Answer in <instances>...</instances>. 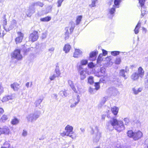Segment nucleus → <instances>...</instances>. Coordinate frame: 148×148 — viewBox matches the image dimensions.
<instances>
[{
    "mask_svg": "<svg viewBox=\"0 0 148 148\" xmlns=\"http://www.w3.org/2000/svg\"><path fill=\"white\" fill-rule=\"evenodd\" d=\"M10 133V131L9 127L6 126H5L2 128L1 130H0V135L1 134L8 135Z\"/></svg>",
    "mask_w": 148,
    "mask_h": 148,
    "instance_id": "1a4fd4ad",
    "label": "nucleus"
},
{
    "mask_svg": "<svg viewBox=\"0 0 148 148\" xmlns=\"http://www.w3.org/2000/svg\"><path fill=\"white\" fill-rule=\"evenodd\" d=\"M46 37V34L45 33H43L42 38V39H44Z\"/></svg>",
    "mask_w": 148,
    "mask_h": 148,
    "instance_id": "0e129e2a",
    "label": "nucleus"
},
{
    "mask_svg": "<svg viewBox=\"0 0 148 148\" xmlns=\"http://www.w3.org/2000/svg\"><path fill=\"white\" fill-rule=\"evenodd\" d=\"M80 101V97L79 95L77 96L76 97H74L70 100L71 105L70 107L71 108H74L78 103Z\"/></svg>",
    "mask_w": 148,
    "mask_h": 148,
    "instance_id": "0eeeda50",
    "label": "nucleus"
},
{
    "mask_svg": "<svg viewBox=\"0 0 148 148\" xmlns=\"http://www.w3.org/2000/svg\"><path fill=\"white\" fill-rule=\"evenodd\" d=\"M0 95L3 92V87L0 85Z\"/></svg>",
    "mask_w": 148,
    "mask_h": 148,
    "instance_id": "680f3d73",
    "label": "nucleus"
},
{
    "mask_svg": "<svg viewBox=\"0 0 148 148\" xmlns=\"http://www.w3.org/2000/svg\"><path fill=\"white\" fill-rule=\"evenodd\" d=\"M19 122V120L18 119L14 118L11 121V123L13 125L17 124Z\"/></svg>",
    "mask_w": 148,
    "mask_h": 148,
    "instance_id": "72a5a7b5",
    "label": "nucleus"
},
{
    "mask_svg": "<svg viewBox=\"0 0 148 148\" xmlns=\"http://www.w3.org/2000/svg\"><path fill=\"white\" fill-rule=\"evenodd\" d=\"M75 85L77 88L78 90L79 91V92H80L81 91L82 88L81 85L77 83L75 84Z\"/></svg>",
    "mask_w": 148,
    "mask_h": 148,
    "instance_id": "79ce46f5",
    "label": "nucleus"
},
{
    "mask_svg": "<svg viewBox=\"0 0 148 148\" xmlns=\"http://www.w3.org/2000/svg\"><path fill=\"white\" fill-rule=\"evenodd\" d=\"M88 82L90 84H92L94 83L93 77L91 76H90L88 78Z\"/></svg>",
    "mask_w": 148,
    "mask_h": 148,
    "instance_id": "e433bc0d",
    "label": "nucleus"
},
{
    "mask_svg": "<svg viewBox=\"0 0 148 148\" xmlns=\"http://www.w3.org/2000/svg\"><path fill=\"white\" fill-rule=\"evenodd\" d=\"M82 53V52L79 49H75L73 56L75 58H77Z\"/></svg>",
    "mask_w": 148,
    "mask_h": 148,
    "instance_id": "4468645a",
    "label": "nucleus"
},
{
    "mask_svg": "<svg viewBox=\"0 0 148 148\" xmlns=\"http://www.w3.org/2000/svg\"><path fill=\"white\" fill-rule=\"evenodd\" d=\"M143 90V88L140 87L136 89L135 87L133 88L132 90L133 91V93L135 95H138L139 92H141Z\"/></svg>",
    "mask_w": 148,
    "mask_h": 148,
    "instance_id": "f8f14e48",
    "label": "nucleus"
},
{
    "mask_svg": "<svg viewBox=\"0 0 148 148\" xmlns=\"http://www.w3.org/2000/svg\"><path fill=\"white\" fill-rule=\"evenodd\" d=\"M3 28L6 30L7 29V28L6 27V26L7 24V21L5 18H4V19L3 21Z\"/></svg>",
    "mask_w": 148,
    "mask_h": 148,
    "instance_id": "58836bf2",
    "label": "nucleus"
},
{
    "mask_svg": "<svg viewBox=\"0 0 148 148\" xmlns=\"http://www.w3.org/2000/svg\"><path fill=\"white\" fill-rule=\"evenodd\" d=\"M44 5V4L43 3L41 2L40 1H37L33 3L31 5L32 7H34V6H39L41 7H42Z\"/></svg>",
    "mask_w": 148,
    "mask_h": 148,
    "instance_id": "6ab92c4d",
    "label": "nucleus"
},
{
    "mask_svg": "<svg viewBox=\"0 0 148 148\" xmlns=\"http://www.w3.org/2000/svg\"><path fill=\"white\" fill-rule=\"evenodd\" d=\"M139 75L138 74L137 72H135L133 73L131 76V78L133 80H136L138 79Z\"/></svg>",
    "mask_w": 148,
    "mask_h": 148,
    "instance_id": "412c9836",
    "label": "nucleus"
},
{
    "mask_svg": "<svg viewBox=\"0 0 148 148\" xmlns=\"http://www.w3.org/2000/svg\"><path fill=\"white\" fill-rule=\"evenodd\" d=\"M4 112L3 109L2 108H0V115L2 114Z\"/></svg>",
    "mask_w": 148,
    "mask_h": 148,
    "instance_id": "052dcab7",
    "label": "nucleus"
},
{
    "mask_svg": "<svg viewBox=\"0 0 148 148\" xmlns=\"http://www.w3.org/2000/svg\"><path fill=\"white\" fill-rule=\"evenodd\" d=\"M121 147L120 144H118L115 147V148H121Z\"/></svg>",
    "mask_w": 148,
    "mask_h": 148,
    "instance_id": "774afa93",
    "label": "nucleus"
},
{
    "mask_svg": "<svg viewBox=\"0 0 148 148\" xmlns=\"http://www.w3.org/2000/svg\"><path fill=\"white\" fill-rule=\"evenodd\" d=\"M69 28L68 27H66L65 28V30L66 32L65 33V39H66L67 38H68L69 37Z\"/></svg>",
    "mask_w": 148,
    "mask_h": 148,
    "instance_id": "c9c22d12",
    "label": "nucleus"
},
{
    "mask_svg": "<svg viewBox=\"0 0 148 148\" xmlns=\"http://www.w3.org/2000/svg\"><path fill=\"white\" fill-rule=\"evenodd\" d=\"M59 76H57L55 74L51 75L49 77V79L51 80H53L56 77H58Z\"/></svg>",
    "mask_w": 148,
    "mask_h": 148,
    "instance_id": "3c124183",
    "label": "nucleus"
},
{
    "mask_svg": "<svg viewBox=\"0 0 148 148\" xmlns=\"http://www.w3.org/2000/svg\"><path fill=\"white\" fill-rule=\"evenodd\" d=\"M106 69L104 68H101V69L100 72L102 74H104L105 72Z\"/></svg>",
    "mask_w": 148,
    "mask_h": 148,
    "instance_id": "4d7b16f0",
    "label": "nucleus"
},
{
    "mask_svg": "<svg viewBox=\"0 0 148 148\" xmlns=\"http://www.w3.org/2000/svg\"><path fill=\"white\" fill-rule=\"evenodd\" d=\"M43 99H37L35 102L34 104L36 107H38L42 101Z\"/></svg>",
    "mask_w": 148,
    "mask_h": 148,
    "instance_id": "c756f323",
    "label": "nucleus"
},
{
    "mask_svg": "<svg viewBox=\"0 0 148 148\" xmlns=\"http://www.w3.org/2000/svg\"><path fill=\"white\" fill-rule=\"evenodd\" d=\"M88 67L90 69H92L95 67V64L92 62H90L88 64Z\"/></svg>",
    "mask_w": 148,
    "mask_h": 148,
    "instance_id": "a18cd8bd",
    "label": "nucleus"
},
{
    "mask_svg": "<svg viewBox=\"0 0 148 148\" xmlns=\"http://www.w3.org/2000/svg\"><path fill=\"white\" fill-rule=\"evenodd\" d=\"M55 49V48L53 47H51L48 49V51L50 53H53Z\"/></svg>",
    "mask_w": 148,
    "mask_h": 148,
    "instance_id": "864d4df0",
    "label": "nucleus"
},
{
    "mask_svg": "<svg viewBox=\"0 0 148 148\" xmlns=\"http://www.w3.org/2000/svg\"><path fill=\"white\" fill-rule=\"evenodd\" d=\"M145 144L147 145V148H148V139H147L146 140L145 142Z\"/></svg>",
    "mask_w": 148,
    "mask_h": 148,
    "instance_id": "69168bd1",
    "label": "nucleus"
},
{
    "mask_svg": "<svg viewBox=\"0 0 148 148\" xmlns=\"http://www.w3.org/2000/svg\"><path fill=\"white\" fill-rule=\"evenodd\" d=\"M11 57L12 58L16 59L18 60H21L22 56L21 54V50L18 49H16L11 54Z\"/></svg>",
    "mask_w": 148,
    "mask_h": 148,
    "instance_id": "423d86ee",
    "label": "nucleus"
},
{
    "mask_svg": "<svg viewBox=\"0 0 148 148\" xmlns=\"http://www.w3.org/2000/svg\"><path fill=\"white\" fill-rule=\"evenodd\" d=\"M108 16L110 15L111 17L112 18L114 15L115 12V6L113 5L112 7H109L108 10Z\"/></svg>",
    "mask_w": 148,
    "mask_h": 148,
    "instance_id": "9b49d317",
    "label": "nucleus"
},
{
    "mask_svg": "<svg viewBox=\"0 0 148 148\" xmlns=\"http://www.w3.org/2000/svg\"><path fill=\"white\" fill-rule=\"evenodd\" d=\"M45 138V137L43 136H42L41 137L39 138V140H42Z\"/></svg>",
    "mask_w": 148,
    "mask_h": 148,
    "instance_id": "338daca9",
    "label": "nucleus"
},
{
    "mask_svg": "<svg viewBox=\"0 0 148 148\" xmlns=\"http://www.w3.org/2000/svg\"><path fill=\"white\" fill-rule=\"evenodd\" d=\"M16 25V21L14 20H13L11 22L9 27L8 28H7V29L6 30V31H9L12 29Z\"/></svg>",
    "mask_w": 148,
    "mask_h": 148,
    "instance_id": "dca6fc26",
    "label": "nucleus"
},
{
    "mask_svg": "<svg viewBox=\"0 0 148 148\" xmlns=\"http://www.w3.org/2000/svg\"><path fill=\"white\" fill-rule=\"evenodd\" d=\"M137 73L140 77L142 78L143 77L144 74V71L141 67H140L138 68V72Z\"/></svg>",
    "mask_w": 148,
    "mask_h": 148,
    "instance_id": "f3484780",
    "label": "nucleus"
},
{
    "mask_svg": "<svg viewBox=\"0 0 148 148\" xmlns=\"http://www.w3.org/2000/svg\"><path fill=\"white\" fill-rule=\"evenodd\" d=\"M107 125L108 128H109L110 127L112 126L115 130L119 132L125 129L123 122L121 121H118L114 118H112L108 122Z\"/></svg>",
    "mask_w": 148,
    "mask_h": 148,
    "instance_id": "f257e3e1",
    "label": "nucleus"
},
{
    "mask_svg": "<svg viewBox=\"0 0 148 148\" xmlns=\"http://www.w3.org/2000/svg\"><path fill=\"white\" fill-rule=\"evenodd\" d=\"M71 48V46L70 45L67 44L64 46L63 48V50L65 51V53H67L69 52Z\"/></svg>",
    "mask_w": 148,
    "mask_h": 148,
    "instance_id": "5701e85b",
    "label": "nucleus"
},
{
    "mask_svg": "<svg viewBox=\"0 0 148 148\" xmlns=\"http://www.w3.org/2000/svg\"><path fill=\"white\" fill-rule=\"evenodd\" d=\"M8 118L7 115L4 114L1 118V121L3 122H4L8 119Z\"/></svg>",
    "mask_w": 148,
    "mask_h": 148,
    "instance_id": "f704fd0d",
    "label": "nucleus"
},
{
    "mask_svg": "<svg viewBox=\"0 0 148 148\" xmlns=\"http://www.w3.org/2000/svg\"><path fill=\"white\" fill-rule=\"evenodd\" d=\"M90 128L91 131L90 132L91 134H94L93 137V141L95 142L99 141L101 137V133L99 131L98 127L97 126H91Z\"/></svg>",
    "mask_w": 148,
    "mask_h": 148,
    "instance_id": "f03ea898",
    "label": "nucleus"
},
{
    "mask_svg": "<svg viewBox=\"0 0 148 148\" xmlns=\"http://www.w3.org/2000/svg\"><path fill=\"white\" fill-rule=\"evenodd\" d=\"M141 23L138 22L137 25H136L134 31L135 33L136 34H137L139 32V29L140 27Z\"/></svg>",
    "mask_w": 148,
    "mask_h": 148,
    "instance_id": "b1692460",
    "label": "nucleus"
},
{
    "mask_svg": "<svg viewBox=\"0 0 148 148\" xmlns=\"http://www.w3.org/2000/svg\"><path fill=\"white\" fill-rule=\"evenodd\" d=\"M71 25V27L69 29L70 30V32L71 33L73 30V29L75 27V24L73 22L70 23Z\"/></svg>",
    "mask_w": 148,
    "mask_h": 148,
    "instance_id": "a19ab883",
    "label": "nucleus"
},
{
    "mask_svg": "<svg viewBox=\"0 0 148 148\" xmlns=\"http://www.w3.org/2000/svg\"><path fill=\"white\" fill-rule=\"evenodd\" d=\"M103 53L104 56L106 55L107 54V52L104 50H103L102 51Z\"/></svg>",
    "mask_w": 148,
    "mask_h": 148,
    "instance_id": "e2e57ef3",
    "label": "nucleus"
},
{
    "mask_svg": "<svg viewBox=\"0 0 148 148\" xmlns=\"http://www.w3.org/2000/svg\"><path fill=\"white\" fill-rule=\"evenodd\" d=\"M19 86V84L17 83H14L11 84L10 86L14 91H17L18 89V86Z\"/></svg>",
    "mask_w": 148,
    "mask_h": 148,
    "instance_id": "a211bd4d",
    "label": "nucleus"
},
{
    "mask_svg": "<svg viewBox=\"0 0 148 148\" xmlns=\"http://www.w3.org/2000/svg\"><path fill=\"white\" fill-rule=\"evenodd\" d=\"M127 134L128 136L132 138L134 140L140 139L143 136V133L139 130L134 132L132 130H129L127 132Z\"/></svg>",
    "mask_w": 148,
    "mask_h": 148,
    "instance_id": "7ed1b4c3",
    "label": "nucleus"
},
{
    "mask_svg": "<svg viewBox=\"0 0 148 148\" xmlns=\"http://www.w3.org/2000/svg\"><path fill=\"white\" fill-rule=\"evenodd\" d=\"M59 94L63 97H65L67 96L66 90L65 89L63 90L60 91L59 92Z\"/></svg>",
    "mask_w": 148,
    "mask_h": 148,
    "instance_id": "393cba45",
    "label": "nucleus"
},
{
    "mask_svg": "<svg viewBox=\"0 0 148 148\" xmlns=\"http://www.w3.org/2000/svg\"><path fill=\"white\" fill-rule=\"evenodd\" d=\"M38 38V32L34 31L30 34L29 37V40L33 42L36 40Z\"/></svg>",
    "mask_w": 148,
    "mask_h": 148,
    "instance_id": "6e6552de",
    "label": "nucleus"
},
{
    "mask_svg": "<svg viewBox=\"0 0 148 148\" xmlns=\"http://www.w3.org/2000/svg\"><path fill=\"white\" fill-rule=\"evenodd\" d=\"M88 63V60L86 59H83L80 61V64L82 65H85Z\"/></svg>",
    "mask_w": 148,
    "mask_h": 148,
    "instance_id": "4c0bfd02",
    "label": "nucleus"
},
{
    "mask_svg": "<svg viewBox=\"0 0 148 148\" xmlns=\"http://www.w3.org/2000/svg\"><path fill=\"white\" fill-rule=\"evenodd\" d=\"M121 2V0H114V6L117 8H119V5Z\"/></svg>",
    "mask_w": 148,
    "mask_h": 148,
    "instance_id": "cd10ccee",
    "label": "nucleus"
},
{
    "mask_svg": "<svg viewBox=\"0 0 148 148\" xmlns=\"http://www.w3.org/2000/svg\"><path fill=\"white\" fill-rule=\"evenodd\" d=\"M120 52L117 51H113L111 52V54L112 55L115 56L119 54Z\"/></svg>",
    "mask_w": 148,
    "mask_h": 148,
    "instance_id": "37998d69",
    "label": "nucleus"
},
{
    "mask_svg": "<svg viewBox=\"0 0 148 148\" xmlns=\"http://www.w3.org/2000/svg\"><path fill=\"white\" fill-rule=\"evenodd\" d=\"M111 110L112 113L114 115H116L117 114L118 112L119 108L116 106H114L111 108Z\"/></svg>",
    "mask_w": 148,
    "mask_h": 148,
    "instance_id": "4be33fe9",
    "label": "nucleus"
},
{
    "mask_svg": "<svg viewBox=\"0 0 148 148\" xmlns=\"http://www.w3.org/2000/svg\"><path fill=\"white\" fill-rule=\"evenodd\" d=\"M99 82H96L95 83V89L96 90H98L100 88Z\"/></svg>",
    "mask_w": 148,
    "mask_h": 148,
    "instance_id": "603ef678",
    "label": "nucleus"
},
{
    "mask_svg": "<svg viewBox=\"0 0 148 148\" xmlns=\"http://www.w3.org/2000/svg\"><path fill=\"white\" fill-rule=\"evenodd\" d=\"M55 71L57 76H59L60 75V71L59 67L57 66L55 69Z\"/></svg>",
    "mask_w": 148,
    "mask_h": 148,
    "instance_id": "7c9ffc66",
    "label": "nucleus"
},
{
    "mask_svg": "<svg viewBox=\"0 0 148 148\" xmlns=\"http://www.w3.org/2000/svg\"><path fill=\"white\" fill-rule=\"evenodd\" d=\"M86 71L84 70L79 72L80 78L81 80H83L86 78Z\"/></svg>",
    "mask_w": 148,
    "mask_h": 148,
    "instance_id": "aec40b11",
    "label": "nucleus"
},
{
    "mask_svg": "<svg viewBox=\"0 0 148 148\" xmlns=\"http://www.w3.org/2000/svg\"><path fill=\"white\" fill-rule=\"evenodd\" d=\"M121 62V58H117L115 61V63L116 64H119Z\"/></svg>",
    "mask_w": 148,
    "mask_h": 148,
    "instance_id": "de8ad7c7",
    "label": "nucleus"
},
{
    "mask_svg": "<svg viewBox=\"0 0 148 148\" xmlns=\"http://www.w3.org/2000/svg\"><path fill=\"white\" fill-rule=\"evenodd\" d=\"M40 114L39 112L35 111L29 114L27 117V119L28 121L32 123L39 117Z\"/></svg>",
    "mask_w": 148,
    "mask_h": 148,
    "instance_id": "39448f33",
    "label": "nucleus"
},
{
    "mask_svg": "<svg viewBox=\"0 0 148 148\" xmlns=\"http://www.w3.org/2000/svg\"><path fill=\"white\" fill-rule=\"evenodd\" d=\"M124 121L125 122V124L126 125H127L130 121L129 119L127 118H125Z\"/></svg>",
    "mask_w": 148,
    "mask_h": 148,
    "instance_id": "6e6d98bb",
    "label": "nucleus"
},
{
    "mask_svg": "<svg viewBox=\"0 0 148 148\" xmlns=\"http://www.w3.org/2000/svg\"><path fill=\"white\" fill-rule=\"evenodd\" d=\"M17 34L18 36L15 39V41L16 44L22 42L24 36L23 34L21 32H18Z\"/></svg>",
    "mask_w": 148,
    "mask_h": 148,
    "instance_id": "9d476101",
    "label": "nucleus"
},
{
    "mask_svg": "<svg viewBox=\"0 0 148 148\" xmlns=\"http://www.w3.org/2000/svg\"><path fill=\"white\" fill-rule=\"evenodd\" d=\"M51 19V18L50 17L47 16L44 18H40V20L41 21L47 22L50 21Z\"/></svg>",
    "mask_w": 148,
    "mask_h": 148,
    "instance_id": "a878e982",
    "label": "nucleus"
},
{
    "mask_svg": "<svg viewBox=\"0 0 148 148\" xmlns=\"http://www.w3.org/2000/svg\"><path fill=\"white\" fill-rule=\"evenodd\" d=\"M34 12V10H31L29 8L28 10L26 12V14H27V15L28 16H31V14H32V13H33Z\"/></svg>",
    "mask_w": 148,
    "mask_h": 148,
    "instance_id": "ea45409f",
    "label": "nucleus"
},
{
    "mask_svg": "<svg viewBox=\"0 0 148 148\" xmlns=\"http://www.w3.org/2000/svg\"><path fill=\"white\" fill-rule=\"evenodd\" d=\"M91 3L89 5V7L92 8L93 7H95L96 6V3L97 2L98 0H91Z\"/></svg>",
    "mask_w": 148,
    "mask_h": 148,
    "instance_id": "bb28decb",
    "label": "nucleus"
},
{
    "mask_svg": "<svg viewBox=\"0 0 148 148\" xmlns=\"http://www.w3.org/2000/svg\"><path fill=\"white\" fill-rule=\"evenodd\" d=\"M64 0H58L57 2V7H59L61 6Z\"/></svg>",
    "mask_w": 148,
    "mask_h": 148,
    "instance_id": "09e8293b",
    "label": "nucleus"
},
{
    "mask_svg": "<svg viewBox=\"0 0 148 148\" xmlns=\"http://www.w3.org/2000/svg\"><path fill=\"white\" fill-rule=\"evenodd\" d=\"M73 127L68 125L65 127V128L66 132H64L61 133V135L62 136H66L72 138H74V136L72 135L74 133L73 131Z\"/></svg>",
    "mask_w": 148,
    "mask_h": 148,
    "instance_id": "20e7f679",
    "label": "nucleus"
},
{
    "mask_svg": "<svg viewBox=\"0 0 148 148\" xmlns=\"http://www.w3.org/2000/svg\"><path fill=\"white\" fill-rule=\"evenodd\" d=\"M82 65L81 64L80 65H79L78 66V69L79 71V72L80 71H82V70L83 69V68L82 67Z\"/></svg>",
    "mask_w": 148,
    "mask_h": 148,
    "instance_id": "13d9d810",
    "label": "nucleus"
},
{
    "mask_svg": "<svg viewBox=\"0 0 148 148\" xmlns=\"http://www.w3.org/2000/svg\"><path fill=\"white\" fill-rule=\"evenodd\" d=\"M68 82L69 84L73 90V91L76 93H77V90L75 88V87L73 82H72L70 80H68Z\"/></svg>",
    "mask_w": 148,
    "mask_h": 148,
    "instance_id": "2eb2a0df",
    "label": "nucleus"
},
{
    "mask_svg": "<svg viewBox=\"0 0 148 148\" xmlns=\"http://www.w3.org/2000/svg\"><path fill=\"white\" fill-rule=\"evenodd\" d=\"M82 16H79L77 17L76 19V25H78L80 23V22L82 20Z\"/></svg>",
    "mask_w": 148,
    "mask_h": 148,
    "instance_id": "c85d7f7f",
    "label": "nucleus"
},
{
    "mask_svg": "<svg viewBox=\"0 0 148 148\" xmlns=\"http://www.w3.org/2000/svg\"><path fill=\"white\" fill-rule=\"evenodd\" d=\"M141 7H143L145 4V0H138Z\"/></svg>",
    "mask_w": 148,
    "mask_h": 148,
    "instance_id": "8fccbe9b",
    "label": "nucleus"
},
{
    "mask_svg": "<svg viewBox=\"0 0 148 148\" xmlns=\"http://www.w3.org/2000/svg\"><path fill=\"white\" fill-rule=\"evenodd\" d=\"M7 145L5 147H1V148H8L10 146V145L7 142L4 144V145Z\"/></svg>",
    "mask_w": 148,
    "mask_h": 148,
    "instance_id": "5fc2aeb1",
    "label": "nucleus"
},
{
    "mask_svg": "<svg viewBox=\"0 0 148 148\" xmlns=\"http://www.w3.org/2000/svg\"><path fill=\"white\" fill-rule=\"evenodd\" d=\"M103 56V55L101 54H100L97 58V62L98 64L100 63V62L102 60V57Z\"/></svg>",
    "mask_w": 148,
    "mask_h": 148,
    "instance_id": "c03bdc74",
    "label": "nucleus"
},
{
    "mask_svg": "<svg viewBox=\"0 0 148 148\" xmlns=\"http://www.w3.org/2000/svg\"><path fill=\"white\" fill-rule=\"evenodd\" d=\"M27 133L26 131L23 130V132L22 133V135L23 136H27Z\"/></svg>",
    "mask_w": 148,
    "mask_h": 148,
    "instance_id": "bf43d9fd",
    "label": "nucleus"
},
{
    "mask_svg": "<svg viewBox=\"0 0 148 148\" xmlns=\"http://www.w3.org/2000/svg\"><path fill=\"white\" fill-rule=\"evenodd\" d=\"M107 98L106 97H103L100 103L99 104V107H101L102 106V105L104 104V103L106 101Z\"/></svg>",
    "mask_w": 148,
    "mask_h": 148,
    "instance_id": "473e14b6",
    "label": "nucleus"
},
{
    "mask_svg": "<svg viewBox=\"0 0 148 148\" xmlns=\"http://www.w3.org/2000/svg\"><path fill=\"white\" fill-rule=\"evenodd\" d=\"M14 98V97L13 95H8L4 97L2 99V101L6 102L9 100H12Z\"/></svg>",
    "mask_w": 148,
    "mask_h": 148,
    "instance_id": "ddd939ff",
    "label": "nucleus"
},
{
    "mask_svg": "<svg viewBox=\"0 0 148 148\" xmlns=\"http://www.w3.org/2000/svg\"><path fill=\"white\" fill-rule=\"evenodd\" d=\"M97 54V53L96 52H92L90 54V58L94 57L96 56Z\"/></svg>",
    "mask_w": 148,
    "mask_h": 148,
    "instance_id": "49530a36",
    "label": "nucleus"
},
{
    "mask_svg": "<svg viewBox=\"0 0 148 148\" xmlns=\"http://www.w3.org/2000/svg\"><path fill=\"white\" fill-rule=\"evenodd\" d=\"M125 70L123 69H122L120 70L119 73V74L120 75L123 77L125 79H126L127 77L125 75Z\"/></svg>",
    "mask_w": 148,
    "mask_h": 148,
    "instance_id": "2f4dec72",
    "label": "nucleus"
}]
</instances>
